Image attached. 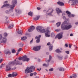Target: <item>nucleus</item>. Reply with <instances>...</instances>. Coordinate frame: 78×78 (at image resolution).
<instances>
[{"label": "nucleus", "mask_w": 78, "mask_h": 78, "mask_svg": "<svg viewBox=\"0 0 78 78\" xmlns=\"http://www.w3.org/2000/svg\"><path fill=\"white\" fill-rule=\"evenodd\" d=\"M72 28V25L68 24H64V22L62 24L61 26V28L62 30H68Z\"/></svg>", "instance_id": "obj_1"}, {"label": "nucleus", "mask_w": 78, "mask_h": 78, "mask_svg": "<svg viewBox=\"0 0 78 78\" xmlns=\"http://www.w3.org/2000/svg\"><path fill=\"white\" fill-rule=\"evenodd\" d=\"M35 70V67L33 66L30 67L29 68H27L25 70V72L26 73H31L33 71H34Z\"/></svg>", "instance_id": "obj_2"}, {"label": "nucleus", "mask_w": 78, "mask_h": 78, "mask_svg": "<svg viewBox=\"0 0 78 78\" xmlns=\"http://www.w3.org/2000/svg\"><path fill=\"white\" fill-rule=\"evenodd\" d=\"M14 65L12 62H10L6 66L5 70L6 71H9L11 70V66Z\"/></svg>", "instance_id": "obj_3"}, {"label": "nucleus", "mask_w": 78, "mask_h": 78, "mask_svg": "<svg viewBox=\"0 0 78 78\" xmlns=\"http://www.w3.org/2000/svg\"><path fill=\"white\" fill-rule=\"evenodd\" d=\"M42 29V27L40 26H37L36 27V30L38 32H40L41 33H42L45 32V29Z\"/></svg>", "instance_id": "obj_4"}, {"label": "nucleus", "mask_w": 78, "mask_h": 78, "mask_svg": "<svg viewBox=\"0 0 78 78\" xmlns=\"http://www.w3.org/2000/svg\"><path fill=\"white\" fill-rule=\"evenodd\" d=\"M49 27H48L45 30V34L46 37H50V31H49L48 30H49Z\"/></svg>", "instance_id": "obj_5"}, {"label": "nucleus", "mask_w": 78, "mask_h": 78, "mask_svg": "<svg viewBox=\"0 0 78 78\" xmlns=\"http://www.w3.org/2000/svg\"><path fill=\"white\" fill-rule=\"evenodd\" d=\"M0 39H2V41H1V43H3L4 44H5L6 41H7V39H6V37H2V34H0Z\"/></svg>", "instance_id": "obj_6"}, {"label": "nucleus", "mask_w": 78, "mask_h": 78, "mask_svg": "<svg viewBox=\"0 0 78 78\" xmlns=\"http://www.w3.org/2000/svg\"><path fill=\"white\" fill-rule=\"evenodd\" d=\"M12 62L13 65H15V64L16 65H22V62L21 61H18L16 59H15L14 62Z\"/></svg>", "instance_id": "obj_7"}, {"label": "nucleus", "mask_w": 78, "mask_h": 78, "mask_svg": "<svg viewBox=\"0 0 78 78\" xmlns=\"http://www.w3.org/2000/svg\"><path fill=\"white\" fill-rule=\"evenodd\" d=\"M51 60V59H48V60L47 59H46L45 61L46 62H48V64H46L45 63H44L43 64V66L44 67H48V62H50V61Z\"/></svg>", "instance_id": "obj_8"}, {"label": "nucleus", "mask_w": 78, "mask_h": 78, "mask_svg": "<svg viewBox=\"0 0 78 78\" xmlns=\"http://www.w3.org/2000/svg\"><path fill=\"white\" fill-rule=\"evenodd\" d=\"M14 6L11 5H10V7L9 8H10V9H9L10 12H13V10L14 8Z\"/></svg>", "instance_id": "obj_9"}, {"label": "nucleus", "mask_w": 78, "mask_h": 78, "mask_svg": "<svg viewBox=\"0 0 78 78\" xmlns=\"http://www.w3.org/2000/svg\"><path fill=\"white\" fill-rule=\"evenodd\" d=\"M62 34L63 33H61L57 34L58 38V39H61L62 38Z\"/></svg>", "instance_id": "obj_10"}, {"label": "nucleus", "mask_w": 78, "mask_h": 78, "mask_svg": "<svg viewBox=\"0 0 78 78\" xmlns=\"http://www.w3.org/2000/svg\"><path fill=\"white\" fill-rule=\"evenodd\" d=\"M41 49V46H38L33 48V50L35 51H39Z\"/></svg>", "instance_id": "obj_11"}, {"label": "nucleus", "mask_w": 78, "mask_h": 78, "mask_svg": "<svg viewBox=\"0 0 78 78\" xmlns=\"http://www.w3.org/2000/svg\"><path fill=\"white\" fill-rule=\"evenodd\" d=\"M35 29V27L34 26H32L30 27V28H29L28 30L29 32H32V31Z\"/></svg>", "instance_id": "obj_12"}, {"label": "nucleus", "mask_w": 78, "mask_h": 78, "mask_svg": "<svg viewBox=\"0 0 78 78\" xmlns=\"http://www.w3.org/2000/svg\"><path fill=\"white\" fill-rule=\"evenodd\" d=\"M41 37V35H40L38 37H37V36L35 37V38L37 39L36 41V42L37 43H39V42H40V37Z\"/></svg>", "instance_id": "obj_13"}, {"label": "nucleus", "mask_w": 78, "mask_h": 78, "mask_svg": "<svg viewBox=\"0 0 78 78\" xmlns=\"http://www.w3.org/2000/svg\"><path fill=\"white\" fill-rule=\"evenodd\" d=\"M17 1L16 0H12V5H11V6H14V7L16 6L15 4H17Z\"/></svg>", "instance_id": "obj_14"}, {"label": "nucleus", "mask_w": 78, "mask_h": 78, "mask_svg": "<svg viewBox=\"0 0 78 78\" xmlns=\"http://www.w3.org/2000/svg\"><path fill=\"white\" fill-rule=\"evenodd\" d=\"M19 61H22L23 62L25 61H27V62H28L30 61V59H19Z\"/></svg>", "instance_id": "obj_15"}, {"label": "nucleus", "mask_w": 78, "mask_h": 78, "mask_svg": "<svg viewBox=\"0 0 78 78\" xmlns=\"http://www.w3.org/2000/svg\"><path fill=\"white\" fill-rule=\"evenodd\" d=\"M18 59H29V58L27 56V55H25L23 56V57H19Z\"/></svg>", "instance_id": "obj_16"}, {"label": "nucleus", "mask_w": 78, "mask_h": 78, "mask_svg": "<svg viewBox=\"0 0 78 78\" xmlns=\"http://www.w3.org/2000/svg\"><path fill=\"white\" fill-rule=\"evenodd\" d=\"M57 4L59 5V6H64V3L61 2H57Z\"/></svg>", "instance_id": "obj_17"}, {"label": "nucleus", "mask_w": 78, "mask_h": 78, "mask_svg": "<svg viewBox=\"0 0 78 78\" xmlns=\"http://www.w3.org/2000/svg\"><path fill=\"white\" fill-rule=\"evenodd\" d=\"M56 11H57L58 14H59L60 13H62V11H61L60 9L58 8H57L56 9Z\"/></svg>", "instance_id": "obj_18"}, {"label": "nucleus", "mask_w": 78, "mask_h": 78, "mask_svg": "<svg viewBox=\"0 0 78 78\" xmlns=\"http://www.w3.org/2000/svg\"><path fill=\"white\" fill-rule=\"evenodd\" d=\"M10 7V5L9 4H5L4 5H3L2 7V8H4V7H7V8H9V7Z\"/></svg>", "instance_id": "obj_19"}, {"label": "nucleus", "mask_w": 78, "mask_h": 78, "mask_svg": "<svg viewBox=\"0 0 78 78\" xmlns=\"http://www.w3.org/2000/svg\"><path fill=\"white\" fill-rule=\"evenodd\" d=\"M39 18H40V16H36V17L34 18L33 19L34 20L36 21V20H37L39 19Z\"/></svg>", "instance_id": "obj_20"}, {"label": "nucleus", "mask_w": 78, "mask_h": 78, "mask_svg": "<svg viewBox=\"0 0 78 78\" xmlns=\"http://www.w3.org/2000/svg\"><path fill=\"white\" fill-rule=\"evenodd\" d=\"M4 53L6 55H11V52H10V51H4Z\"/></svg>", "instance_id": "obj_21"}, {"label": "nucleus", "mask_w": 78, "mask_h": 78, "mask_svg": "<svg viewBox=\"0 0 78 78\" xmlns=\"http://www.w3.org/2000/svg\"><path fill=\"white\" fill-rule=\"evenodd\" d=\"M15 11L16 12H17V14H16V15L17 14H20V13H21V12H22L21 11V10L19 9L17 10L16 9H15Z\"/></svg>", "instance_id": "obj_22"}, {"label": "nucleus", "mask_w": 78, "mask_h": 78, "mask_svg": "<svg viewBox=\"0 0 78 78\" xmlns=\"http://www.w3.org/2000/svg\"><path fill=\"white\" fill-rule=\"evenodd\" d=\"M12 77H14L17 76V74L16 72L13 73L12 74Z\"/></svg>", "instance_id": "obj_23"}, {"label": "nucleus", "mask_w": 78, "mask_h": 78, "mask_svg": "<svg viewBox=\"0 0 78 78\" xmlns=\"http://www.w3.org/2000/svg\"><path fill=\"white\" fill-rule=\"evenodd\" d=\"M13 27H14V25L12 24H10L9 26H8V28L9 29H11V28H13Z\"/></svg>", "instance_id": "obj_24"}, {"label": "nucleus", "mask_w": 78, "mask_h": 78, "mask_svg": "<svg viewBox=\"0 0 78 78\" xmlns=\"http://www.w3.org/2000/svg\"><path fill=\"white\" fill-rule=\"evenodd\" d=\"M55 52L56 53H61L62 52L61 51H60V50L59 49H58L55 50Z\"/></svg>", "instance_id": "obj_25"}, {"label": "nucleus", "mask_w": 78, "mask_h": 78, "mask_svg": "<svg viewBox=\"0 0 78 78\" xmlns=\"http://www.w3.org/2000/svg\"><path fill=\"white\" fill-rule=\"evenodd\" d=\"M27 39V37L25 36L22 37H21L22 41H25V40H26Z\"/></svg>", "instance_id": "obj_26"}, {"label": "nucleus", "mask_w": 78, "mask_h": 78, "mask_svg": "<svg viewBox=\"0 0 78 78\" xmlns=\"http://www.w3.org/2000/svg\"><path fill=\"white\" fill-rule=\"evenodd\" d=\"M28 14V16H31V17H32L33 16V12H29Z\"/></svg>", "instance_id": "obj_27"}, {"label": "nucleus", "mask_w": 78, "mask_h": 78, "mask_svg": "<svg viewBox=\"0 0 78 78\" xmlns=\"http://www.w3.org/2000/svg\"><path fill=\"white\" fill-rule=\"evenodd\" d=\"M49 47L50 51H51V50H52V49H53V45H50V46H49Z\"/></svg>", "instance_id": "obj_28"}, {"label": "nucleus", "mask_w": 78, "mask_h": 78, "mask_svg": "<svg viewBox=\"0 0 78 78\" xmlns=\"http://www.w3.org/2000/svg\"><path fill=\"white\" fill-rule=\"evenodd\" d=\"M22 33H23V31H22V30H21L19 31L18 32V34H21V35H22Z\"/></svg>", "instance_id": "obj_29"}, {"label": "nucleus", "mask_w": 78, "mask_h": 78, "mask_svg": "<svg viewBox=\"0 0 78 78\" xmlns=\"http://www.w3.org/2000/svg\"><path fill=\"white\" fill-rule=\"evenodd\" d=\"M78 1H76V0H74V2H73V3L72 4V5H75L76 4V3H78Z\"/></svg>", "instance_id": "obj_30"}, {"label": "nucleus", "mask_w": 78, "mask_h": 78, "mask_svg": "<svg viewBox=\"0 0 78 78\" xmlns=\"http://www.w3.org/2000/svg\"><path fill=\"white\" fill-rule=\"evenodd\" d=\"M57 27H59L60 25H61V22H58L56 24Z\"/></svg>", "instance_id": "obj_31"}, {"label": "nucleus", "mask_w": 78, "mask_h": 78, "mask_svg": "<svg viewBox=\"0 0 78 78\" xmlns=\"http://www.w3.org/2000/svg\"><path fill=\"white\" fill-rule=\"evenodd\" d=\"M54 11V10H53V9H52V10L51 11V12L48 13L49 16H52V15L51 14V13H53V12Z\"/></svg>", "instance_id": "obj_32"}, {"label": "nucleus", "mask_w": 78, "mask_h": 78, "mask_svg": "<svg viewBox=\"0 0 78 78\" xmlns=\"http://www.w3.org/2000/svg\"><path fill=\"white\" fill-rule=\"evenodd\" d=\"M59 71H64L65 70V69L62 68H61L59 69Z\"/></svg>", "instance_id": "obj_33"}, {"label": "nucleus", "mask_w": 78, "mask_h": 78, "mask_svg": "<svg viewBox=\"0 0 78 78\" xmlns=\"http://www.w3.org/2000/svg\"><path fill=\"white\" fill-rule=\"evenodd\" d=\"M5 12L6 14H9V13H10V12H9V10H6L5 11Z\"/></svg>", "instance_id": "obj_34"}, {"label": "nucleus", "mask_w": 78, "mask_h": 78, "mask_svg": "<svg viewBox=\"0 0 78 78\" xmlns=\"http://www.w3.org/2000/svg\"><path fill=\"white\" fill-rule=\"evenodd\" d=\"M66 14H67L68 15L69 14H71V13L70 12H69V11H66Z\"/></svg>", "instance_id": "obj_35"}, {"label": "nucleus", "mask_w": 78, "mask_h": 78, "mask_svg": "<svg viewBox=\"0 0 78 78\" xmlns=\"http://www.w3.org/2000/svg\"><path fill=\"white\" fill-rule=\"evenodd\" d=\"M8 77L9 78H10L11 77H12V74H9L8 75Z\"/></svg>", "instance_id": "obj_36"}, {"label": "nucleus", "mask_w": 78, "mask_h": 78, "mask_svg": "<svg viewBox=\"0 0 78 78\" xmlns=\"http://www.w3.org/2000/svg\"><path fill=\"white\" fill-rule=\"evenodd\" d=\"M57 58H58L59 59H62V58H63V57H60L58 55L57 56Z\"/></svg>", "instance_id": "obj_37"}, {"label": "nucleus", "mask_w": 78, "mask_h": 78, "mask_svg": "<svg viewBox=\"0 0 78 78\" xmlns=\"http://www.w3.org/2000/svg\"><path fill=\"white\" fill-rule=\"evenodd\" d=\"M55 36V34L54 33H52L51 34V36L52 37H54Z\"/></svg>", "instance_id": "obj_38"}, {"label": "nucleus", "mask_w": 78, "mask_h": 78, "mask_svg": "<svg viewBox=\"0 0 78 78\" xmlns=\"http://www.w3.org/2000/svg\"><path fill=\"white\" fill-rule=\"evenodd\" d=\"M12 53H16V50L14 49L12 50Z\"/></svg>", "instance_id": "obj_39"}, {"label": "nucleus", "mask_w": 78, "mask_h": 78, "mask_svg": "<svg viewBox=\"0 0 78 78\" xmlns=\"http://www.w3.org/2000/svg\"><path fill=\"white\" fill-rule=\"evenodd\" d=\"M73 77L74 78H76V75L75 74H73Z\"/></svg>", "instance_id": "obj_40"}, {"label": "nucleus", "mask_w": 78, "mask_h": 78, "mask_svg": "<svg viewBox=\"0 0 78 78\" xmlns=\"http://www.w3.org/2000/svg\"><path fill=\"white\" fill-rule=\"evenodd\" d=\"M33 39H32V40H31V41H30V44H31L32 43H33Z\"/></svg>", "instance_id": "obj_41"}, {"label": "nucleus", "mask_w": 78, "mask_h": 78, "mask_svg": "<svg viewBox=\"0 0 78 78\" xmlns=\"http://www.w3.org/2000/svg\"><path fill=\"white\" fill-rule=\"evenodd\" d=\"M49 71H51V72L53 71V68H51L49 70Z\"/></svg>", "instance_id": "obj_42"}, {"label": "nucleus", "mask_w": 78, "mask_h": 78, "mask_svg": "<svg viewBox=\"0 0 78 78\" xmlns=\"http://www.w3.org/2000/svg\"><path fill=\"white\" fill-rule=\"evenodd\" d=\"M72 44H69V47L70 48H71V46H72Z\"/></svg>", "instance_id": "obj_43"}, {"label": "nucleus", "mask_w": 78, "mask_h": 78, "mask_svg": "<svg viewBox=\"0 0 78 78\" xmlns=\"http://www.w3.org/2000/svg\"><path fill=\"white\" fill-rule=\"evenodd\" d=\"M55 31L57 32H58V31H60V29H56L55 30Z\"/></svg>", "instance_id": "obj_44"}, {"label": "nucleus", "mask_w": 78, "mask_h": 78, "mask_svg": "<svg viewBox=\"0 0 78 78\" xmlns=\"http://www.w3.org/2000/svg\"><path fill=\"white\" fill-rule=\"evenodd\" d=\"M68 17H72V16H71V14H69L68 15Z\"/></svg>", "instance_id": "obj_45"}, {"label": "nucleus", "mask_w": 78, "mask_h": 78, "mask_svg": "<svg viewBox=\"0 0 78 78\" xmlns=\"http://www.w3.org/2000/svg\"><path fill=\"white\" fill-rule=\"evenodd\" d=\"M21 50H22V48H20L18 50V51H20Z\"/></svg>", "instance_id": "obj_46"}, {"label": "nucleus", "mask_w": 78, "mask_h": 78, "mask_svg": "<svg viewBox=\"0 0 78 78\" xmlns=\"http://www.w3.org/2000/svg\"><path fill=\"white\" fill-rule=\"evenodd\" d=\"M4 36H8V34L7 33H4Z\"/></svg>", "instance_id": "obj_47"}, {"label": "nucleus", "mask_w": 78, "mask_h": 78, "mask_svg": "<svg viewBox=\"0 0 78 78\" xmlns=\"http://www.w3.org/2000/svg\"><path fill=\"white\" fill-rule=\"evenodd\" d=\"M66 53H67V54H69V51H65Z\"/></svg>", "instance_id": "obj_48"}, {"label": "nucleus", "mask_w": 78, "mask_h": 78, "mask_svg": "<svg viewBox=\"0 0 78 78\" xmlns=\"http://www.w3.org/2000/svg\"><path fill=\"white\" fill-rule=\"evenodd\" d=\"M75 50H77V48H78L77 46H75Z\"/></svg>", "instance_id": "obj_49"}, {"label": "nucleus", "mask_w": 78, "mask_h": 78, "mask_svg": "<svg viewBox=\"0 0 78 78\" xmlns=\"http://www.w3.org/2000/svg\"><path fill=\"white\" fill-rule=\"evenodd\" d=\"M34 75L35 76H36L37 75V73H36V72H34Z\"/></svg>", "instance_id": "obj_50"}, {"label": "nucleus", "mask_w": 78, "mask_h": 78, "mask_svg": "<svg viewBox=\"0 0 78 78\" xmlns=\"http://www.w3.org/2000/svg\"><path fill=\"white\" fill-rule=\"evenodd\" d=\"M63 19H66V17L65 16H63Z\"/></svg>", "instance_id": "obj_51"}, {"label": "nucleus", "mask_w": 78, "mask_h": 78, "mask_svg": "<svg viewBox=\"0 0 78 78\" xmlns=\"http://www.w3.org/2000/svg\"><path fill=\"white\" fill-rule=\"evenodd\" d=\"M47 45H50V43L48 42L47 44Z\"/></svg>", "instance_id": "obj_52"}, {"label": "nucleus", "mask_w": 78, "mask_h": 78, "mask_svg": "<svg viewBox=\"0 0 78 78\" xmlns=\"http://www.w3.org/2000/svg\"><path fill=\"white\" fill-rule=\"evenodd\" d=\"M37 9H38V10H40L41 9V8L40 7H37Z\"/></svg>", "instance_id": "obj_53"}, {"label": "nucleus", "mask_w": 78, "mask_h": 78, "mask_svg": "<svg viewBox=\"0 0 78 78\" xmlns=\"http://www.w3.org/2000/svg\"><path fill=\"white\" fill-rule=\"evenodd\" d=\"M68 44H65V46H66V47H68Z\"/></svg>", "instance_id": "obj_54"}, {"label": "nucleus", "mask_w": 78, "mask_h": 78, "mask_svg": "<svg viewBox=\"0 0 78 78\" xmlns=\"http://www.w3.org/2000/svg\"><path fill=\"white\" fill-rule=\"evenodd\" d=\"M2 61H3V59H1L0 60V63H1V62H2Z\"/></svg>", "instance_id": "obj_55"}, {"label": "nucleus", "mask_w": 78, "mask_h": 78, "mask_svg": "<svg viewBox=\"0 0 78 78\" xmlns=\"http://www.w3.org/2000/svg\"><path fill=\"white\" fill-rule=\"evenodd\" d=\"M69 2L71 1V2H73H73H74V1H75V0H69Z\"/></svg>", "instance_id": "obj_56"}, {"label": "nucleus", "mask_w": 78, "mask_h": 78, "mask_svg": "<svg viewBox=\"0 0 78 78\" xmlns=\"http://www.w3.org/2000/svg\"><path fill=\"white\" fill-rule=\"evenodd\" d=\"M66 15V13H63L62 14V16H65Z\"/></svg>", "instance_id": "obj_57"}, {"label": "nucleus", "mask_w": 78, "mask_h": 78, "mask_svg": "<svg viewBox=\"0 0 78 78\" xmlns=\"http://www.w3.org/2000/svg\"><path fill=\"white\" fill-rule=\"evenodd\" d=\"M33 73H30V76H33Z\"/></svg>", "instance_id": "obj_58"}, {"label": "nucleus", "mask_w": 78, "mask_h": 78, "mask_svg": "<svg viewBox=\"0 0 78 78\" xmlns=\"http://www.w3.org/2000/svg\"><path fill=\"white\" fill-rule=\"evenodd\" d=\"M51 58H52L51 56V55H49V59H51Z\"/></svg>", "instance_id": "obj_59"}, {"label": "nucleus", "mask_w": 78, "mask_h": 78, "mask_svg": "<svg viewBox=\"0 0 78 78\" xmlns=\"http://www.w3.org/2000/svg\"><path fill=\"white\" fill-rule=\"evenodd\" d=\"M37 60L38 61V62H40L41 61V60L39 59H37Z\"/></svg>", "instance_id": "obj_60"}, {"label": "nucleus", "mask_w": 78, "mask_h": 78, "mask_svg": "<svg viewBox=\"0 0 78 78\" xmlns=\"http://www.w3.org/2000/svg\"><path fill=\"white\" fill-rule=\"evenodd\" d=\"M19 51H18L17 52V53L16 54V56H17V55H18V54H19Z\"/></svg>", "instance_id": "obj_61"}, {"label": "nucleus", "mask_w": 78, "mask_h": 78, "mask_svg": "<svg viewBox=\"0 0 78 78\" xmlns=\"http://www.w3.org/2000/svg\"><path fill=\"white\" fill-rule=\"evenodd\" d=\"M73 36V34H70V36Z\"/></svg>", "instance_id": "obj_62"}, {"label": "nucleus", "mask_w": 78, "mask_h": 78, "mask_svg": "<svg viewBox=\"0 0 78 78\" xmlns=\"http://www.w3.org/2000/svg\"><path fill=\"white\" fill-rule=\"evenodd\" d=\"M71 16L72 17H74L75 16V15H71Z\"/></svg>", "instance_id": "obj_63"}, {"label": "nucleus", "mask_w": 78, "mask_h": 78, "mask_svg": "<svg viewBox=\"0 0 78 78\" xmlns=\"http://www.w3.org/2000/svg\"><path fill=\"white\" fill-rule=\"evenodd\" d=\"M75 24L76 25H77V24H78V22H76L75 23Z\"/></svg>", "instance_id": "obj_64"}]
</instances>
